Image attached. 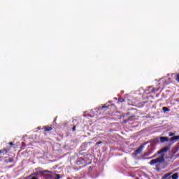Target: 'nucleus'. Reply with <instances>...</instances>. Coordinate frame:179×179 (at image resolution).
Here are the masks:
<instances>
[{"instance_id": "f257e3e1", "label": "nucleus", "mask_w": 179, "mask_h": 179, "mask_svg": "<svg viewBox=\"0 0 179 179\" xmlns=\"http://www.w3.org/2000/svg\"><path fill=\"white\" fill-rule=\"evenodd\" d=\"M159 140L161 143H164V142H169V141L170 142H173V143H174V142H177V141H179V136H175L171 137V138L166 136H161L159 138Z\"/></svg>"}, {"instance_id": "f03ea898", "label": "nucleus", "mask_w": 179, "mask_h": 179, "mask_svg": "<svg viewBox=\"0 0 179 179\" xmlns=\"http://www.w3.org/2000/svg\"><path fill=\"white\" fill-rule=\"evenodd\" d=\"M162 164V163H164V154H162L157 159H152L150 162V166H154V164Z\"/></svg>"}, {"instance_id": "7ed1b4c3", "label": "nucleus", "mask_w": 179, "mask_h": 179, "mask_svg": "<svg viewBox=\"0 0 179 179\" xmlns=\"http://www.w3.org/2000/svg\"><path fill=\"white\" fill-rule=\"evenodd\" d=\"M142 150H143V145H140V147L133 152V156H138V155H141V153H142Z\"/></svg>"}, {"instance_id": "20e7f679", "label": "nucleus", "mask_w": 179, "mask_h": 179, "mask_svg": "<svg viewBox=\"0 0 179 179\" xmlns=\"http://www.w3.org/2000/svg\"><path fill=\"white\" fill-rule=\"evenodd\" d=\"M9 150H10V147L0 150V155H1V156H5V155H8V152H9ZM2 159V157L0 156V159Z\"/></svg>"}, {"instance_id": "39448f33", "label": "nucleus", "mask_w": 179, "mask_h": 179, "mask_svg": "<svg viewBox=\"0 0 179 179\" xmlns=\"http://www.w3.org/2000/svg\"><path fill=\"white\" fill-rule=\"evenodd\" d=\"M169 149L170 147H164L159 150V151H157V155H164V153H166V152H167Z\"/></svg>"}, {"instance_id": "423d86ee", "label": "nucleus", "mask_w": 179, "mask_h": 179, "mask_svg": "<svg viewBox=\"0 0 179 179\" xmlns=\"http://www.w3.org/2000/svg\"><path fill=\"white\" fill-rule=\"evenodd\" d=\"M104 109L105 110H108V106L103 105V106L98 108V111H101V113H103Z\"/></svg>"}, {"instance_id": "0eeeda50", "label": "nucleus", "mask_w": 179, "mask_h": 179, "mask_svg": "<svg viewBox=\"0 0 179 179\" xmlns=\"http://www.w3.org/2000/svg\"><path fill=\"white\" fill-rule=\"evenodd\" d=\"M43 129H45V132H50V131H52V127L51 126H44Z\"/></svg>"}, {"instance_id": "6e6552de", "label": "nucleus", "mask_w": 179, "mask_h": 179, "mask_svg": "<svg viewBox=\"0 0 179 179\" xmlns=\"http://www.w3.org/2000/svg\"><path fill=\"white\" fill-rule=\"evenodd\" d=\"M77 164H85V159L80 157L77 162Z\"/></svg>"}, {"instance_id": "1a4fd4ad", "label": "nucleus", "mask_w": 179, "mask_h": 179, "mask_svg": "<svg viewBox=\"0 0 179 179\" xmlns=\"http://www.w3.org/2000/svg\"><path fill=\"white\" fill-rule=\"evenodd\" d=\"M148 94H150V93H155L156 92V90L155 88H153V87H149L148 89Z\"/></svg>"}, {"instance_id": "9d476101", "label": "nucleus", "mask_w": 179, "mask_h": 179, "mask_svg": "<svg viewBox=\"0 0 179 179\" xmlns=\"http://www.w3.org/2000/svg\"><path fill=\"white\" fill-rule=\"evenodd\" d=\"M171 83V79L170 78L165 80V82L164 83V85H169Z\"/></svg>"}, {"instance_id": "9b49d317", "label": "nucleus", "mask_w": 179, "mask_h": 179, "mask_svg": "<svg viewBox=\"0 0 179 179\" xmlns=\"http://www.w3.org/2000/svg\"><path fill=\"white\" fill-rule=\"evenodd\" d=\"M172 173L170 172V173H166L162 179H166V178H168V177H170V176H171Z\"/></svg>"}, {"instance_id": "f8f14e48", "label": "nucleus", "mask_w": 179, "mask_h": 179, "mask_svg": "<svg viewBox=\"0 0 179 179\" xmlns=\"http://www.w3.org/2000/svg\"><path fill=\"white\" fill-rule=\"evenodd\" d=\"M171 178L172 179H178V173H173L171 176Z\"/></svg>"}, {"instance_id": "ddd939ff", "label": "nucleus", "mask_w": 179, "mask_h": 179, "mask_svg": "<svg viewBox=\"0 0 179 179\" xmlns=\"http://www.w3.org/2000/svg\"><path fill=\"white\" fill-rule=\"evenodd\" d=\"M117 103H125V99L120 98Z\"/></svg>"}, {"instance_id": "4468645a", "label": "nucleus", "mask_w": 179, "mask_h": 179, "mask_svg": "<svg viewBox=\"0 0 179 179\" xmlns=\"http://www.w3.org/2000/svg\"><path fill=\"white\" fill-rule=\"evenodd\" d=\"M162 110L164 113H166V111H170V109H169L167 107H163Z\"/></svg>"}, {"instance_id": "2eb2a0df", "label": "nucleus", "mask_w": 179, "mask_h": 179, "mask_svg": "<svg viewBox=\"0 0 179 179\" xmlns=\"http://www.w3.org/2000/svg\"><path fill=\"white\" fill-rule=\"evenodd\" d=\"M136 115H132L130 117H128L127 121H131V118H135Z\"/></svg>"}, {"instance_id": "dca6fc26", "label": "nucleus", "mask_w": 179, "mask_h": 179, "mask_svg": "<svg viewBox=\"0 0 179 179\" xmlns=\"http://www.w3.org/2000/svg\"><path fill=\"white\" fill-rule=\"evenodd\" d=\"M158 155H160V154H157V152L154 155H152V157H150L148 159H155V157H156Z\"/></svg>"}, {"instance_id": "f3484780", "label": "nucleus", "mask_w": 179, "mask_h": 179, "mask_svg": "<svg viewBox=\"0 0 179 179\" xmlns=\"http://www.w3.org/2000/svg\"><path fill=\"white\" fill-rule=\"evenodd\" d=\"M176 80L179 83V73L176 76Z\"/></svg>"}, {"instance_id": "a211bd4d", "label": "nucleus", "mask_w": 179, "mask_h": 179, "mask_svg": "<svg viewBox=\"0 0 179 179\" xmlns=\"http://www.w3.org/2000/svg\"><path fill=\"white\" fill-rule=\"evenodd\" d=\"M101 143H103V141H99L96 143V146H98V145H101Z\"/></svg>"}, {"instance_id": "6ab92c4d", "label": "nucleus", "mask_w": 179, "mask_h": 179, "mask_svg": "<svg viewBox=\"0 0 179 179\" xmlns=\"http://www.w3.org/2000/svg\"><path fill=\"white\" fill-rule=\"evenodd\" d=\"M43 173H52L51 171H48V170H44L43 171Z\"/></svg>"}, {"instance_id": "aec40b11", "label": "nucleus", "mask_w": 179, "mask_h": 179, "mask_svg": "<svg viewBox=\"0 0 179 179\" xmlns=\"http://www.w3.org/2000/svg\"><path fill=\"white\" fill-rule=\"evenodd\" d=\"M72 131H73V132H75V131H76V126L73 127Z\"/></svg>"}, {"instance_id": "412c9836", "label": "nucleus", "mask_w": 179, "mask_h": 179, "mask_svg": "<svg viewBox=\"0 0 179 179\" xmlns=\"http://www.w3.org/2000/svg\"><path fill=\"white\" fill-rule=\"evenodd\" d=\"M22 146H23L24 148H26V143L24 142L22 143Z\"/></svg>"}, {"instance_id": "4be33fe9", "label": "nucleus", "mask_w": 179, "mask_h": 179, "mask_svg": "<svg viewBox=\"0 0 179 179\" xmlns=\"http://www.w3.org/2000/svg\"><path fill=\"white\" fill-rule=\"evenodd\" d=\"M175 134L174 133H169V136H174Z\"/></svg>"}, {"instance_id": "5701e85b", "label": "nucleus", "mask_w": 179, "mask_h": 179, "mask_svg": "<svg viewBox=\"0 0 179 179\" xmlns=\"http://www.w3.org/2000/svg\"><path fill=\"white\" fill-rule=\"evenodd\" d=\"M8 145H10V146H13V142L8 143Z\"/></svg>"}, {"instance_id": "b1692460", "label": "nucleus", "mask_w": 179, "mask_h": 179, "mask_svg": "<svg viewBox=\"0 0 179 179\" xmlns=\"http://www.w3.org/2000/svg\"><path fill=\"white\" fill-rule=\"evenodd\" d=\"M131 113H129V112H127V113H126V115H129Z\"/></svg>"}, {"instance_id": "393cba45", "label": "nucleus", "mask_w": 179, "mask_h": 179, "mask_svg": "<svg viewBox=\"0 0 179 179\" xmlns=\"http://www.w3.org/2000/svg\"><path fill=\"white\" fill-rule=\"evenodd\" d=\"M57 179H59L60 178V176L59 175H57Z\"/></svg>"}, {"instance_id": "a878e982", "label": "nucleus", "mask_w": 179, "mask_h": 179, "mask_svg": "<svg viewBox=\"0 0 179 179\" xmlns=\"http://www.w3.org/2000/svg\"><path fill=\"white\" fill-rule=\"evenodd\" d=\"M12 160H13V159H10V162H12Z\"/></svg>"}, {"instance_id": "bb28decb", "label": "nucleus", "mask_w": 179, "mask_h": 179, "mask_svg": "<svg viewBox=\"0 0 179 179\" xmlns=\"http://www.w3.org/2000/svg\"><path fill=\"white\" fill-rule=\"evenodd\" d=\"M135 179H139V178L136 177V178H135Z\"/></svg>"}, {"instance_id": "cd10ccee", "label": "nucleus", "mask_w": 179, "mask_h": 179, "mask_svg": "<svg viewBox=\"0 0 179 179\" xmlns=\"http://www.w3.org/2000/svg\"><path fill=\"white\" fill-rule=\"evenodd\" d=\"M54 121H57V119H55V120Z\"/></svg>"}, {"instance_id": "c85d7f7f", "label": "nucleus", "mask_w": 179, "mask_h": 179, "mask_svg": "<svg viewBox=\"0 0 179 179\" xmlns=\"http://www.w3.org/2000/svg\"><path fill=\"white\" fill-rule=\"evenodd\" d=\"M68 179H71V178H68Z\"/></svg>"}]
</instances>
